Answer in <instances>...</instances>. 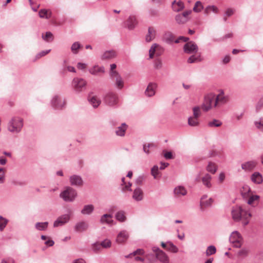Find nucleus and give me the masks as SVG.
Segmentation results:
<instances>
[{"instance_id":"f257e3e1","label":"nucleus","mask_w":263,"mask_h":263,"mask_svg":"<svg viewBox=\"0 0 263 263\" xmlns=\"http://www.w3.org/2000/svg\"><path fill=\"white\" fill-rule=\"evenodd\" d=\"M232 215L233 220L235 221H239L241 219H245V221L243 222L244 226L248 224L249 221L247 220L251 217V215L247 211L243 210L241 206H236L232 210Z\"/></svg>"},{"instance_id":"f03ea898","label":"nucleus","mask_w":263,"mask_h":263,"mask_svg":"<svg viewBox=\"0 0 263 263\" xmlns=\"http://www.w3.org/2000/svg\"><path fill=\"white\" fill-rule=\"evenodd\" d=\"M23 126V119L18 117L13 118L9 122L8 129L13 133H18Z\"/></svg>"},{"instance_id":"7ed1b4c3","label":"nucleus","mask_w":263,"mask_h":263,"mask_svg":"<svg viewBox=\"0 0 263 263\" xmlns=\"http://www.w3.org/2000/svg\"><path fill=\"white\" fill-rule=\"evenodd\" d=\"M77 195L76 191L71 187H67L60 194V197L65 201H72Z\"/></svg>"},{"instance_id":"20e7f679","label":"nucleus","mask_w":263,"mask_h":263,"mask_svg":"<svg viewBox=\"0 0 263 263\" xmlns=\"http://www.w3.org/2000/svg\"><path fill=\"white\" fill-rule=\"evenodd\" d=\"M156 258L162 263H169L170 259L167 254L157 247L152 248Z\"/></svg>"},{"instance_id":"39448f33","label":"nucleus","mask_w":263,"mask_h":263,"mask_svg":"<svg viewBox=\"0 0 263 263\" xmlns=\"http://www.w3.org/2000/svg\"><path fill=\"white\" fill-rule=\"evenodd\" d=\"M215 100V95L210 93L205 96L201 108L204 111H208L212 108V104Z\"/></svg>"},{"instance_id":"423d86ee","label":"nucleus","mask_w":263,"mask_h":263,"mask_svg":"<svg viewBox=\"0 0 263 263\" xmlns=\"http://www.w3.org/2000/svg\"><path fill=\"white\" fill-rule=\"evenodd\" d=\"M110 77L114 82L115 87L118 89H121L124 87V81L118 72H112Z\"/></svg>"},{"instance_id":"0eeeda50","label":"nucleus","mask_w":263,"mask_h":263,"mask_svg":"<svg viewBox=\"0 0 263 263\" xmlns=\"http://www.w3.org/2000/svg\"><path fill=\"white\" fill-rule=\"evenodd\" d=\"M230 241L231 243H234L235 247L240 248L242 245V238L238 232L235 231L231 234Z\"/></svg>"},{"instance_id":"6e6552de","label":"nucleus","mask_w":263,"mask_h":263,"mask_svg":"<svg viewBox=\"0 0 263 263\" xmlns=\"http://www.w3.org/2000/svg\"><path fill=\"white\" fill-rule=\"evenodd\" d=\"M183 49L185 53L191 54L197 52L198 48L194 42H189L184 45Z\"/></svg>"},{"instance_id":"1a4fd4ad","label":"nucleus","mask_w":263,"mask_h":263,"mask_svg":"<svg viewBox=\"0 0 263 263\" xmlns=\"http://www.w3.org/2000/svg\"><path fill=\"white\" fill-rule=\"evenodd\" d=\"M117 99L118 98L116 94L109 92L106 95L104 101L108 105L113 106L117 103Z\"/></svg>"},{"instance_id":"9d476101","label":"nucleus","mask_w":263,"mask_h":263,"mask_svg":"<svg viewBox=\"0 0 263 263\" xmlns=\"http://www.w3.org/2000/svg\"><path fill=\"white\" fill-rule=\"evenodd\" d=\"M70 219V214H64L59 217L54 222L53 227H58L63 226L68 222Z\"/></svg>"},{"instance_id":"9b49d317","label":"nucleus","mask_w":263,"mask_h":263,"mask_svg":"<svg viewBox=\"0 0 263 263\" xmlns=\"http://www.w3.org/2000/svg\"><path fill=\"white\" fill-rule=\"evenodd\" d=\"M86 84L84 79L81 78H74L72 81V85L74 88L78 91H80L81 89L85 87Z\"/></svg>"},{"instance_id":"f8f14e48","label":"nucleus","mask_w":263,"mask_h":263,"mask_svg":"<svg viewBox=\"0 0 263 263\" xmlns=\"http://www.w3.org/2000/svg\"><path fill=\"white\" fill-rule=\"evenodd\" d=\"M70 184L74 186H82L83 181L82 178L78 175H73L69 178Z\"/></svg>"},{"instance_id":"ddd939ff","label":"nucleus","mask_w":263,"mask_h":263,"mask_svg":"<svg viewBox=\"0 0 263 263\" xmlns=\"http://www.w3.org/2000/svg\"><path fill=\"white\" fill-rule=\"evenodd\" d=\"M52 105L57 108H61L65 104L64 101L59 96H54L51 101Z\"/></svg>"},{"instance_id":"4468645a","label":"nucleus","mask_w":263,"mask_h":263,"mask_svg":"<svg viewBox=\"0 0 263 263\" xmlns=\"http://www.w3.org/2000/svg\"><path fill=\"white\" fill-rule=\"evenodd\" d=\"M88 228L87 222L82 221L77 222L74 226V230L76 232H81L86 231Z\"/></svg>"},{"instance_id":"2eb2a0df","label":"nucleus","mask_w":263,"mask_h":263,"mask_svg":"<svg viewBox=\"0 0 263 263\" xmlns=\"http://www.w3.org/2000/svg\"><path fill=\"white\" fill-rule=\"evenodd\" d=\"M257 165L256 161H250L241 164V168L245 171H251L253 170Z\"/></svg>"},{"instance_id":"dca6fc26","label":"nucleus","mask_w":263,"mask_h":263,"mask_svg":"<svg viewBox=\"0 0 263 263\" xmlns=\"http://www.w3.org/2000/svg\"><path fill=\"white\" fill-rule=\"evenodd\" d=\"M228 101L227 97L223 95V92L221 91L218 96H215L214 106H217L219 104H224Z\"/></svg>"},{"instance_id":"f3484780","label":"nucleus","mask_w":263,"mask_h":263,"mask_svg":"<svg viewBox=\"0 0 263 263\" xmlns=\"http://www.w3.org/2000/svg\"><path fill=\"white\" fill-rule=\"evenodd\" d=\"M172 5V9L175 12H179L184 8V3L180 0L178 1H174Z\"/></svg>"},{"instance_id":"a211bd4d","label":"nucleus","mask_w":263,"mask_h":263,"mask_svg":"<svg viewBox=\"0 0 263 263\" xmlns=\"http://www.w3.org/2000/svg\"><path fill=\"white\" fill-rule=\"evenodd\" d=\"M157 85L155 83H149L145 91V95L147 97H152L155 94V89Z\"/></svg>"},{"instance_id":"6ab92c4d","label":"nucleus","mask_w":263,"mask_h":263,"mask_svg":"<svg viewBox=\"0 0 263 263\" xmlns=\"http://www.w3.org/2000/svg\"><path fill=\"white\" fill-rule=\"evenodd\" d=\"M138 22L135 16L130 15L126 21V26L129 29H133L137 25Z\"/></svg>"},{"instance_id":"aec40b11","label":"nucleus","mask_w":263,"mask_h":263,"mask_svg":"<svg viewBox=\"0 0 263 263\" xmlns=\"http://www.w3.org/2000/svg\"><path fill=\"white\" fill-rule=\"evenodd\" d=\"M133 198L137 201H141L143 199V193L140 188L138 187L134 190Z\"/></svg>"},{"instance_id":"412c9836","label":"nucleus","mask_w":263,"mask_h":263,"mask_svg":"<svg viewBox=\"0 0 263 263\" xmlns=\"http://www.w3.org/2000/svg\"><path fill=\"white\" fill-rule=\"evenodd\" d=\"M251 179L256 184H260L263 181L262 175L258 172L254 173L251 176Z\"/></svg>"},{"instance_id":"4be33fe9","label":"nucleus","mask_w":263,"mask_h":263,"mask_svg":"<svg viewBox=\"0 0 263 263\" xmlns=\"http://www.w3.org/2000/svg\"><path fill=\"white\" fill-rule=\"evenodd\" d=\"M128 237V234L126 231L121 232L117 236L116 241L119 243L124 242Z\"/></svg>"},{"instance_id":"5701e85b","label":"nucleus","mask_w":263,"mask_h":263,"mask_svg":"<svg viewBox=\"0 0 263 263\" xmlns=\"http://www.w3.org/2000/svg\"><path fill=\"white\" fill-rule=\"evenodd\" d=\"M156 36V31L153 27H149L148 33L146 35L145 40L147 42H149L154 40Z\"/></svg>"},{"instance_id":"b1692460","label":"nucleus","mask_w":263,"mask_h":263,"mask_svg":"<svg viewBox=\"0 0 263 263\" xmlns=\"http://www.w3.org/2000/svg\"><path fill=\"white\" fill-rule=\"evenodd\" d=\"M174 192L175 196L178 197L185 195L187 193L185 188L180 186L175 188Z\"/></svg>"},{"instance_id":"393cba45","label":"nucleus","mask_w":263,"mask_h":263,"mask_svg":"<svg viewBox=\"0 0 263 263\" xmlns=\"http://www.w3.org/2000/svg\"><path fill=\"white\" fill-rule=\"evenodd\" d=\"M111 246V241L108 239H105L103 241L101 244L96 243L93 246V248L95 250L99 249L101 247H102L104 248H108Z\"/></svg>"},{"instance_id":"a878e982","label":"nucleus","mask_w":263,"mask_h":263,"mask_svg":"<svg viewBox=\"0 0 263 263\" xmlns=\"http://www.w3.org/2000/svg\"><path fill=\"white\" fill-rule=\"evenodd\" d=\"M116 57V52L113 50L106 51L102 55L103 60H110Z\"/></svg>"},{"instance_id":"bb28decb","label":"nucleus","mask_w":263,"mask_h":263,"mask_svg":"<svg viewBox=\"0 0 263 263\" xmlns=\"http://www.w3.org/2000/svg\"><path fill=\"white\" fill-rule=\"evenodd\" d=\"M127 128V125L125 123H122L121 126L117 128L116 131L117 135L119 136H124Z\"/></svg>"},{"instance_id":"cd10ccee","label":"nucleus","mask_w":263,"mask_h":263,"mask_svg":"<svg viewBox=\"0 0 263 263\" xmlns=\"http://www.w3.org/2000/svg\"><path fill=\"white\" fill-rule=\"evenodd\" d=\"M212 177L209 174H206L202 178V181L203 184L207 187L210 188L211 187L212 184L211 181Z\"/></svg>"},{"instance_id":"c85d7f7f","label":"nucleus","mask_w":263,"mask_h":263,"mask_svg":"<svg viewBox=\"0 0 263 263\" xmlns=\"http://www.w3.org/2000/svg\"><path fill=\"white\" fill-rule=\"evenodd\" d=\"M94 210V206L92 204L86 205L81 211V213L83 215H89Z\"/></svg>"},{"instance_id":"c756f323","label":"nucleus","mask_w":263,"mask_h":263,"mask_svg":"<svg viewBox=\"0 0 263 263\" xmlns=\"http://www.w3.org/2000/svg\"><path fill=\"white\" fill-rule=\"evenodd\" d=\"M89 72L91 74L93 75H97L99 73L104 72V68L103 67L95 66L89 69Z\"/></svg>"},{"instance_id":"7c9ffc66","label":"nucleus","mask_w":263,"mask_h":263,"mask_svg":"<svg viewBox=\"0 0 263 263\" xmlns=\"http://www.w3.org/2000/svg\"><path fill=\"white\" fill-rule=\"evenodd\" d=\"M206 198V196H202V197L201 199L200 206H201V209L202 210H203V209L205 207L211 205L213 202V200L211 198H210L208 200L204 201V199Z\"/></svg>"},{"instance_id":"2f4dec72","label":"nucleus","mask_w":263,"mask_h":263,"mask_svg":"<svg viewBox=\"0 0 263 263\" xmlns=\"http://www.w3.org/2000/svg\"><path fill=\"white\" fill-rule=\"evenodd\" d=\"M39 14L41 18L48 19L51 17V12L49 10L41 9Z\"/></svg>"},{"instance_id":"473e14b6","label":"nucleus","mask_w":263,"mask_h":263,"mask_svg":"<svg viewBox=\"0 0 263 263\" xmlns=\"http://www.w3.org/2000/svg\"><path fill=\"white\" fill-rule=\"evenodd\" d=\"M163 40L167 43H171L174 41V36L170 32L165 33L163 37Z\"/></svg>"},{"instance_id":"72a5a7b5","label":"nucleus","mask_w":263,"mask_h":263,"mask_svg":"<svg viewBox=\"0 0 263 263\" xmlns=\"http://www.w3.org/2000/svg\"><path fill=\"white\" fill-rule=\"evenodd\" d=\"M217 170V166L216 164L212 162H209L206 167V170L209 172L214 174L216 173Z\"/></svg>"},{"instance_id":"f704fd0d","label":"nucleus","mask_w":263,"mask_h":263,"mask_svg":"<svg viewBox=\"0 0 263 263\" xmlns=\"http://www.w3.org/2000/svg\"><path fill=\"white\" fill-rule=\"evenodd\" d=\"M188 124L191 126H197L199 124V119L193 116L188 118Z\"/></svg>"},{"instance_id":"c9c22d12","label":"nucleus","mask_w":263,"mask_h":263,"mask_svg":"<svg viewBox=\"0 0 263 263\" xmlns=\"http://www.w3.org/2000/svg\"><path fill=\"white\" fill-rule=\"evenodd\" d=\"M89 101L94 107H97L101 103V101L95 96H89Z\"/></svg>"},{"instance_id":"e433bc0d","label":"nucleus","mask_w":263,"mask_h":263,"mask_svg":"<svg viewBox=\"0 0 263 263\" xmlns=\"http://www.w3.org/2000/svg\"><path fill=\"white\" fill-rule=\"evenodd\" d=\"M175 21L179 24H183L186 23L187 18H185L181 14H178L175 16Z\"/></svg>"},{"instance_id":"4c0bfd02","label":"nucleus","mask_w":263,"mask_h":263,"mask_svg":"<svg viewBox=\"0 0 263 263\" xmlns=\"http://www.w3.org/2000/svg\"><path fill=\"white\" fill-rule=\"evenodd\" d=\"M211 11L214 13H217L218 9L217 7L215 6H208L204 9V13L205 14H209Z\"/></svg>"},{"instance_id":"58836bf2","label":"nucleus","mask_w":263,"mask_h":263,"mask_svg":"<svg viewBox=\"0 0 263 263\" xmlns=\"http://www.w3.org/2000/svg\"><path fill=\"white\" fill-rule=\"evenodd\" d=\"M48 224L47 222H37L35 224V228L39 231H44L47 229Z\"/></svg>"},{"instance_id":"ea45409f","label":"nucleus","mask_w":263,"mask_h":263,"mask_svg":"<svg viewBox=\"0 0 263 263\" xmlns=\"http://www.w3.org/2000/svg\"><path fill=\"white\" fill-rule=\"evenodd\" d=\"M112 217V216L110 214H104L103 215L100 219V221L101 223H110L111 222V220H109Z\"/></svg>"},{"instance_id":"a19ab883","label":"nucleus","mask_w":263,"mask_h":263,"mask_svg":"<svg viewBox=\"0 0 263 263\" xmlns=\"http://www.w3.org/2000/svg\"><path fill=\"white\" fill-rule=\"evenodd\" d=\"M116 219L119 221L123 222L126 219L125 213L123 211H119L116 214Z\"/></svg>"},{"instance_id":"79ce46f5","label":"nucleus","mask_w":263,"mask_h":263,"mask_svg":"<svg viewBox=\"0 0 263 263\" xmlns=\"http://www.w3.org/2000/svg\"><path fill=\"white\" fill-rule=\"evenodd\" d=\"M166 250L173 253H177L178 251V248L171 242H167Z\"/></svg>"},{"instance_id":"37998d69","label":"nucleus","mask_w":263,"mask_h":263,"mask_svg":"<svg viewBox=\"0 0 263 263\" xmlns=\"http://www.w3.org/2000/svg\"><path fill=\"white\" fill-rule=\"evenodd\" d=\"M158 48V45L157 44H154L151 46L149 50V56L150 59H152L154 57V53L157 51Z\"/></svg>"},{"instance_id":"c03bdc74","label":"nucleus","mask_w":263,"mask_h":263,"mask_svg":"<svg viewBox=\"0 0 263 263\" xmlns=\"http://www.w3.org/2000/svg\"><path fill=\"white\" fill-rule=\"evenodd\" d=\"M203 9V6L200 1H197L193 8V11L196 12H199Z\"/></svg>"},{"instance_id":"a18cd8bd","label":"nucleus","mask_w":263,"mask_h":263,"mask_svg":"<svg viewBox=\"0 0 263 263\" xmlns=\"http://www.w3.org/2000/svg\"><path fill=\"white\" fill-rule=\"evenodd\" d=\"M193 117L199 119L200 117L201 112L199 106H195L193 108Z\"/></svg>"},{"instance_id":"49530a36","label":"nucleus","mask_w":263,"mask_h":263,"mask_svg":"<svg viewBox=\"0 0 263 263\" xmlns=\"http://www.w3.org/2000/svg\"><path fill=\"white\" fill-rule=\"evenodd\" d=\"M216 252V249L214 246H210L208 247L206 251V255L209 256L210 255L214 254Z\"/></svg>"},{"instance_id":"de8ad7c7","label":"nucleus","mask_w":263,"mask_h":263,"mask_svg":"<svg viewBox=\"0 0 263 263\" xmlns=\"http://www.w3.org/2000/svg\"><path fill=\"white\" fill-rule=\"evenodd\" d=\"M222 125V122L219 120L214 119L208 123V126L211 127H219Z\"/></svg>"},{"instance_id":"09e8293b","label":"nucleus","mask_w":263,"mask_h":263,"mask_svg":"<svg viewBox=\"0 0 263 263\" xmlns=\"http://www.w3.org/2000/svg\"><path fill=\"white\" fill-rule=\"evenodd\" d=\"M201 61L200 55H192L187 60V62L189 63H193L197 62H199Z\"/></svg>"},{"instance_id":"8fccbe9b","label":"nucleus","mask_w":263,"mask_h":263,"mask_svg":"<svg viewBox=\"0 0 263 263\" xmlns=\"http://www.w3.org/2000/svg\"><path fill=\"white\" fill-rule=\"evenodd\" d=\"M80 47V44L79 42H75L72 45L71 50L73 53L76 54L78 53V50Z\"/></svg>"},{"instance_id":"3c124183","label":"nucleus","mask_w":263,"mask_h":263,"mask_svg":"<svg viewBox=\"0 0 263 263\" xmlns=\"http://www.w3.org/2000/svg\"><path fill=\"white\" fill-rule=\"evenodd\" d=\"M42 38L47 42H49L53 40V35L50 32H47L46 34L42 35Z\"/></svg>"},{"instance_id":"603ef678","label":"nucleus","mask_w":263,"mask_h":263,"mask_svg":"<svg viewBox=\"0 0 263 263\" xmlns=\"http://www.w3.org/2000/svg\"><path fill=\"white\" fill-rule=\"evenodd\" d=\"M7 221L4 219L2 216H0V230L1 231L3 230L4 228L6 227Z\"/></svg>"},{"instance_id":"864d4df0","label":"nucleus","mask_w":263,"mask_h":263,"mask_svg":"<svg viewBox=\"0 0 263 263\" xmlns=\"http://www.w3.org/2000/svg\"><path fill=\"white\" fill-rule=\"evenodd\" d=\"M144 252L143 250L141 249H138L136 251L133 252L132 253H130L128 255L126 256V257H127V258L129 257L132 256H135L136 254L142 255L144 254Z\"/></svg>"},{"instance_id":"5fc2aeb1","label":"nucleus","mask_w":263,"mask_h":263,"mask_svg":"<svg viewBox=\"0 0 263 263\" xmlns=\"http://www.w3.org/2000/svg\"><path fill=\"white\" fill-rule=\"evenodd\" d=\"M50 51V49H49V50H45V51H42L39 52V53H37L36 54V58H35V60L39 59L42 57L45 56V55L48 54Z\"/></svg>"},{"instance_id":"6e6d98bb","label":"nucleus","mask_w":263,"mask_h":263,"mask_svg":"<svg viewBox=\"0 0 263 263\" xmlns=\"http://www.w3.org/2000/svg\"><path fill=\"white\" fill-rule=\"evenodd\" d=\"M158 167L155 165L153 167L151 170L152 175L154 176V178H156L157 175L158 174Z\"/></svg>"},{"instance_id":"4d7b16f0","label":"nucleus","mask_w":263,"mask_h":263,"mask_svg":"<svg viewBox=\"0 0 263 263\" xmlns=\"http://www.w3.org/2000/svg\"><path fill=\"white\" fill-rule=\"evenodd\" d=\"M254 123L256 128L263 131V121L261 120L256 121Z\"/></svg>"},{"instance_id":"13d9d810","label":"nucleus","mask_w":263,"mask_h":263,"mask_svg":"<svg viewBox=\"0 0 263 263\" xmlns=\"http://www.w3.org/2000/svg\"><path fill=\"white\" fill-rule=\"evenodd\" d=\"M248 253V251L246 249H242L238 252V255L239 256H246Z\"/></svg>"},{"instance_id":"bf43d9fd","label":"nucleus","mask_w":263,"mask_h":263,"mask_svg":"<svg viewBox=\"0 0 263 263\" xmlns=\"http://www.w3.org/2000/svg\"><path fill=\"white\" fill-rule=\"evenodd\" d=\"M259 198V196H257V195H253L252 196H251L249 199H248V203L249 204H251L253 203V202L258 199Z\"/></svg>"},{"instance_id":"052dcab7","label":"nucleus","mask_w":263,"mask_h":263,"mask_svg":"<svg viewBox=\"0 0 263 263\" xmlns=\"http://www.w3.org/2000/svg\"><path fill=\"white\" fill-rule=\"evenodd\" d=\"M162 62L160 60L158 59L155 62L154 66L156 69H160L162 67Z\"/></svg>"},{"instance_id":"680f3d73","label":"nucleus","mask_w":263,"mask_h":263,"mask_svg":"<svg viewBox=\"0 0 263 263\" xmlns=\"http://www.w3.org/2000/svg\"><path fill=\"white\" fill-rule=\"evenodd\" d=\"M192 13V10H186L183 12L182 13H181L185 18H187V21L189 20V15Z\"/></svg>"},{"instance_id":"e2e57ef3","label":"nucleus","mask_w":263,"mask_h":263,"mask_svg":"<svg viewBox=\"0 0 263 263\" xmlns=\"http://www.w3.org/2000/svg\"><path fill=\"white\" fill-rule=\"evenodd\" d=\"M164 157L166 159H171L173 158L172 153L171 152H167L165 153L164 154Z\"/></svg>"},{"instance_id":"0e129e2a","label":"nucleus","mask_w":263,"mask_h":263,"mask_svg":"<svg viewBox=\"0 0 263 263\" xmlns=\"http://www.w3.org/2000/svg\"><path fill=\"white\" fill-rule=\"evenodd\" d=\"M234 12V10H233L231 8H229L226 11L225 15L227 16H230L233 14Z\"/></svg>"},{"instance_id":"69168bd1","label":"nucleus","mask_w":263,"mask_h":263,"mask_svg":"<svg viewBox=\"0 0 263 263\" xmlns=\"http://www.w3.org/2000/svg\"><path fill=\"white\" fill-rule=\"evenodd\" d=\"M116 68V65L115 64H112L110 65V69L109 71V76H111L112 72H117L116 70H115V69Z\"/></svg>"},{"instance_id":"338daca9","label":"nucleus","mask_w":263,"mask_h":263,"mask_svg":"<svg viewBox=\"0 0 263 263\" xmlns=\"http://www.w3.org/2000/svg\"><path fill=\"white\" fill-rule=\"evenodd\" d=\"M4 173L3 172V169L2 168H0V183H2L4 182Z\"/></svg>"},{"instance_id":"774afa93","label":"nucleus","mask_w":263,"mask_h":263,"mask_svg":"<svg viewBox=\"0 0 263 263\" xmlns=\"http://www.w3.org/2000/svg\"><path fill=\"white\" fill-rule=\"evenodd\" d=\"M77 67L79 69H84L86 67V65L84 63H78Z\"/></svg>"}]
</instances>
